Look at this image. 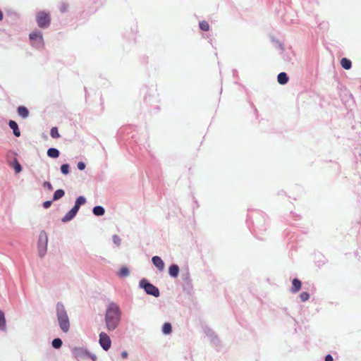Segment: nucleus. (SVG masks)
I'll list each match as a JSON object with an SVG mask.
<instances>
[{
  "mask_svg": "<svg viewBox=\"0 0 361 361\" xmlns=\"http://www.w3.org/2000/svg\"><path fill=\"white\" fill-rule=\"evenodd\" d=\"M121 320V312L118 306L115 303H110L105 314V323L108 331L114 330Z\"/></svg>",
  "mask_w": 361,
  "mask_h": 361,
  "instance_id": "1",
  "label": "nucleus"
},
{
  "mask_svg": "<svg viewBox=\"0 0 361 361\" xmlns=\"http://www.w3.org/2000/svg\"><path fill=\"white\" fill-rule=\"evenodd\" d=\"M56 313L58 323L61 331L67 333L70 329V321L66 310L63 304L59 302L56 305Z\"/></svg>",
  "mask_w": 361,
  "mask_h": 361,
  "instance_id": "2",
  "label": "nucleus"
},
{
  "mask_svg": "<svg viewBox=\"0 0 361 361\" xmlns=\"http://www.w3.org/2000/svg\"><path fill=\"white\" fill-rule=\"evenodd\" d=\"M36 20L39 27H47L51 23L50 15L44 11H40L37 14Z\"/></svg>",
  "mask_w": 361,
  "mask_h": 361,
  "instance_id": "3",
  "label": "nucleus"
},
{
  "mask_svg": "<svg viewBox=\"0 0 361 361\" xmlns=\"http://www.w3.org/2000/svg\"><path fill=\"white\" fill-rule=\"evenodd\" d=\"M140 286L143 288L145 292L149 295H152L154 297H158L159 295V289L146 280H142L140 281Z\"/></svg>",
  "mask_w": 361,
  "mask_h": 361,
  "instance_id": "4",
  "label": "nucleus"
},
{
  "mask_svg": "<svg viewBox=\"0 0 361 361\" xmlns=\"http://www.w3.org/2000/svg\"><path fill=\"white\" fill-rule=\"evenodd\" d=\"M99 343L101 347L106 351L109 350L111 345L110 337L104 332L100 333Z\"/></svg>",
  "mask_w": 361,
  "mask_h": 361,
  "instance_id": "5",
  "label": "nucleus"
},
{
  "mask_svg": "<svg viewBox=\"0 0 361 361\" xmlns=\"http://www.w3.org/2000/svg\"><path fill=\"white\" fill-rule=\"evenodd\" d=\"M30 39L34 44L43 45V37L40 32H33L30 34Z\"/></svg>",
  "mask_w": 361,
  "mask_h": 361,
  "instance_id": "6",
  "label": "nucleus"
},
{
  "mask_svg": "<svg viewBox=\"0 0 361 361\" xmlns=\"http://www.w3.org/2000/svg\"><path fill=\"white\" fill-rule=\"evenodd\" d=\"M78 210L76 209V207H73L62 219L63 222H67L73 219L76 214L78 213Z\"/></svg>",
  "mask_w": 361,
  "mask_h": 361,
  "instance_id": "7",
  "label": "nucleus"
},
{
  "mask_svg": "<svg viewBox=\"0 0 361 361\" xmlns=\"http://www.w3.org/2000/svg\"><path fill=\"white\" fill-rule=\"evenodd\" d=\"M153 264L159 270L163 271L164 269V263L161 257L154 256L152 259Z\"/></svg>",
  "mask_w": 361,
  "mask_h": 361,
  "instance_id": "8",
  "label": "nucleus"
},
{
  "mask_svg": "<svg viewBox=\"0 0 361 361\" xmlns=\"http://www.w3.org/2000/svg\"><path fill=\"white\" fill-rule=\"evenodd\" d=\"M301 281L298 279H294L292 281V288H290V291L293 293L298 292L301 288Z\"/></svg>",
  "mask_w": 361,
  "mask_h": 361,
  "instance_id": "9",
  "label": "nucleus"
},
{
  "mask_svg": "<svg viewBox=\"0 0 361 361\" xmlns=\"http://www.w3.org/2000/svg\"><path fill=\"white\" fill-rule=\"evenodd\" d=\"M8 125H9V127L13 130V134L16 137H19L20 135V131L18 129L17 123L14 121H10Z\"/></svg>",
  "mask_w": 361,
  "mask_h": 361,
  "instance_id": "10",
  "label": "nucleus"
},
{
  "mask_svg": "<svg viewBox=\"0 0 361 361\" xmlns=\"http://www.w3.org/2000/svg\"><path fill=\"white\" fill-rule=\"evenodd\" d=\"M169 273L172 277H177L179 273V267L176 264H172L169 269Z\"/></svg>",
  "mask_w": 361,
  "mask_h": 361,
  "instance_id": "11",
  "label": "nucleus"
},
{
  "mask_svg": "<svg viewBox=\"0 0 361 361\" xmlns=\"http://www.w3.org/2000/svg\"><path fill=\"white\" fill-rule=\"evenodd\" d=\"M73 353L76 358L82 357L87 354L86 350L78 348H74Z\"/></svg>",
  "mask_w": 361,
  "mask_h": 361,
  "instance_id": "12",
  "label": "nucleus"
},
{
  "mask_svg": "<svg viewBox=\"0 0 361 361\" xmlns=\"http://www.w3.org/2000/svg\"><path fill=\"white\" fill-rule=\"evenodd\" d=\"M278 82L281 85H285L288 81V77L286 73H280L277 77Z\"/></svg>",
  "mask_w": 361,
  "mask_h": 361,
  "instance_id": "13",
  "label": "nucleus"
},
{
  "mask_svg": "<svg viewBox=\"0 0 361 361\" xmlns=\"http://www.w3.org/2000/svg\"><path fill=\"white\" fill-rule=\"evenodd\" d=\"M18 114L23 118H25L28 116L29 111L25 106H20L18 108Z\"/></svg>",
  "mask_w": 361,
  "mask_h": 361,
  "instance_id": "14",
  "label": "nucleus"
},
{
  "mask_svg": "<svg viewBox=\"0 0 361 361\" xmlns=\"http://www.w3.org/2000/svg\"><path fill=\"white\" fill-rule=\"evenodd\" d=\"M341 65L344 69L349 70L352 66V63L349 59L343 58L341 61Z\"/></svg>",
  "mask_w": 361,
  "mask_h": 361,
  "instance_id": "15",
  "label": "nucleus"
},
{
  "mask_svg": "<svg viewBox=\"0 0 361 361\" xmlns=\"http://www.w3.org/2000/svg\"><path fill=\"white\" fill-rule=\"evenodd\" d=\"M47 155L51 158H57L59 156V152L56 148H49L47 150Z\"/></svg>",
  "mask_w": 361,
  "mask_h": 361,
  "instance_id": "16",
  "label": "nucleus"
},
{
  "mask_svg": "<svg viewBox=\"0 0 361 361\" xmlns=\"http://www.w3.org/2000/svg\"><path fill=\"white\" fill-rule=\"evenodd\" d=\"M65 192L62 189H59L55 191L53 195V200H58L64 196Z\"/></svg>",
  "mask_w": 361,
  "mask_h": 361,
  "instance_id": "17",
  "label": "nucleus"
},
{
  "mask_svg": "<svg viewBox=\"0 0 361 361\" xmlns=\"http://www.w3.org/2000/svg\"><path fill=\"white\" fill-rule=\"evenodd\" d=\"M86 202V200L84 197L80 196L78 198H77L74 207H76L78 210H79L81 205L84 204Z\"/></svg>",
  "mask_w": 361,
  "mask_h": 361,
  "instance_id": "18",
  "label": "nucleus"
},
{
  "mask_svg": "<svg viewBox=\"0 0 361 361\" xmlns=\"http://www.w3.org/2000/svg\"><path fill=\"white\" fill-rule=\"evenodd\" d=\"M93 214L96 216H102L104 214V209L101 206H96L93 208Z\"/></svg>",
  "mask_w": 361,
  "mask_h": 361,
  "instance_id": "19",
  "label": "nucleus"
},
{
  "mask_svg": "<svg viewBox=\"0 0 361 361\" xmlns=\"http://www.w3.org/2000/svg\"><path fill=\"white\" fill-rule=\"evenodd\" d=\"M0 329L5 330L6 329V319L4 313L0 310Z\"/></svg>",
  "mask_w": 361,
  "mask_h": 361,
  "instance_id": "20",
  "label": "nucleus"
},
{
  "mask_svg": "<svg viewBox=\"0 0 361 361\" xmlns=\"http://www.w3.org/2000/svg\"><path fill=\"white\" fill-rule=\"evenodd\" d=\"M42 239L44 240V247L43 248V252H44L46 251V247H47V234L44 231H42L40 233V235H39V240H42ZM44 253L42 254V255H43Z\"/></svg>",
  "mask_w": 361,
  "mask_h": 361,
  "instance_id": "21",
  "label": "nucleus"
},
{
  "mask_svg": "<svg viewBox=\"0 0 361 361\" xmlns=\"http://www.w3.org/2000/svg\"><path fill=\"white\" fill-rule=\"evenodd\" d=\"M162 331L165 334H169L171 332L172 328L170 323H165L163 325Z\"/></svg>",
  "mask_w": 361,
  "mask_h": 361,
  "instance_id": "22",
  "label": "nucleus"
},
{
  "mask_svg": "<svg viewBox=\"0 0 361 361\" xmlns=\"http://www.w3.org/2000/svg\"><path fill=\"white\" fill-rule=\"evenodd\" d=\"M52 346L54 348H60L62 345V341L60 339V338H54L53 341H52Z\"/></svg>",
  "mask_w": 361,
  "mask_h": 361,
  "instance_id": "23",
  "label": "nucleus"
},
{
  "mask_svg": "<svg viewBox=\"0 0 361 361\" xmlns=\"http://www.w3.org/2000/svg\"><path fill=\"white\" fill-rule=\"evenodd\" d=\"M200 28L203 31H208L209 30V25L207 21L202 20L200 22Z\"/></svg>",
  "mask_w": 361,
  "mask_h": 361,
  "instance_id": "24",
  "label": "nucleus"
},
{
  "mask_svg": "<svg viewBox=\"0 0 361 361\" xmlns=\"http://www.w3.org/2000/svg\"><path fill=\"white\" fill-rule=\"evenodd\" d=\"M50 135L53 138H59L60 137V134L59 133V130L56 127L51 128Z\"/></svg>",
  "mask_w": 361,
  "mask_h": 361,
  "instance_id": "25",
  "label": "nucleus"
},
{
  "mask_svg": "<svg viewBox=\"0 0 361 361\" xmlns=\"http://www.w3.org/2000/svg\"><path fill=\"white\" fill-rule=\"evenodd\" d=\"M128 274H129V270L127 267H122L118 272V275L121 277H126V276H128Z\"/></svg>",
  "mask_w": 361,
  "mask_h": 361,
  "instance_id": "26",
  "label": "nucleus"
},
{
  "mask_svg": "<svg viewBox=\"0 0 361 361\" xmlns=\"http://www.w3.org/2000/svg\"><path fill=\"white\" fill-rule=\"evenodd\" d=\"M299 297L302 302H305L309 299L310 295L307 292H302L300 294Z\"/></svg>",
  "mask_w": 361,
  "mask_h": 361,
  "instance_id": "27",
  "label": "nucleus"
},
{
  "mask_svg": "<svg viewBox=\"0 0 361 361\" xmlns=\"http://www.w3.org/2000/svg\"><path fill=\"white\" fill-rule=\"evenodd\" d=\"M61 171L62 172V173L66 175L69 173V166L68 164H63L61 166Z\"/></svg>",
  "mask_w": 361,
  "mask_h": 361,
  "instance_id": "28",
  "label": "nucleus"
},
{
  "mask_svg": "<svg viewBox=\"0 0 361 361\" xmlns=\"http://www.w3.org/2000/svg\"><path fill=\"white\" fill-rule=\"evenodd\" d=\"M13 169H14L16 173H20L22 171L21 165L18 161H16L13 164Z\"/></svg>",
  "mask_w": 361,
  "mask_h": 361,
  "instance_id": "29",
  "label": "nucleus"
},
{
  "mask_svg": "<svg viewBox=\"0 0 361 361\" xmlns=\"http://www.w3.org/2000/svg\"><path fill=\"white\" fill-rule=\"evenodd\" d=\"M44 186L47 188V189L49 190H53V187H52L51 184L49 182H48V181L44 182Z\"/></svg>",
  "mask_w": 361,
  "mask_h": 361,
  "instance_id": "30",
  "label": "nucleus"
},
{
  "mask_svg": "<svg viewBox=\"0 0 361 361\" xmlns=\"http://www.w3.org/2000/svg\"><path fill=\"white\" fill-rule=\"evenodd\" d=\"M78 169H79V170H81V171H82V170H84V169H85V163H83V162H82V161L79 162V163L78 164Z\"/></svg>",
  "mask_w": 361,
  "mask_h": 361,
  "instance_id": "31",
  "label": "nucleus"
},
{
  "mask_svg": "<svg viewBox=\"0 0 361 361\" xmlns=\"http://www.w3.org/2000/svg\"><path fill=\"white\" fill-rule=\"evenodd\" d=\"M51 205V201H46L43 203V207L45 209H48Z\"/></svg>",
  "mask_w": 361,
  "mask_h": 361,
  "instance_id": "32",
  "label": "nucleus"
},
{
  "mask_svg": "<svg viewBox=\"0 0 361 361\" xmlns=\"http://www.w3.org/2000/svg\"><path fill=\"white\" fill-rule=\"evenodd\" d=\"M121 355L122 359H126L128 357V354L126 351H123L121 353Z\"/></svg>",
  "mask_w": 361,
  "mask_h": 361,
  "instance_id": "33",
  "label": "nucleus"
},
{
  "mask_svg": "<svg viewBox=\"0 0 361 361\" xmlns=\"http://www.w3.org/2000/svg\"><path fill=\"white\" fill-rule=\"evenodd\" d=\"M333 357L331 355H327L325 357V361H333Z\"/></svg>",
  "mask_w": 361,
  "mask_h": 361,
  "instance_id": "34",
  "label": "nucleus"
},
{
  "mask_svg": "<svg viewBox=\"0 0 361 361\" xmlns=\"http://www.w3.org/2000/svg\"><path fill=\"white\" fill-rule=\"evenodd\" d=\"M3 16H3V13H2V11L0 10V20H2V19H3Z\"/></svg>",
  "mask_w": 361,
  "mask_h": 361,
  "instance_id": "35",
  "label": "nucleus"
}]
</instances>
